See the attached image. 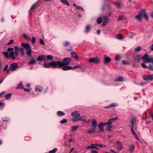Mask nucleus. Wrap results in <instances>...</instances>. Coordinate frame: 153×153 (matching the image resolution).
Here are the masks:
<instances>
[{"instance_id":"cd10ccee","label":"nucleus","mask_w":153,"mask_h":153,"mask_svg":"<svg viewBox=\"0 0 153 153\" xmlns=\"http://www.w3.org/2000/svg\"><path fill=\"white\" fill-rule=\"evenodd\" d=\"M42 90V88L39 86H37L35 87V90L36 91H39L41 92Z\"/></svg>"},{"instance_id":"f257e3e1","label":"nucleus","mask_w":153,"mask_h":153,"mask_svg":"<svg viewBox=\"0 0 153 153\" xmlns=\"http://www.w3.org/2000/svg\"><path fill=\"white\" fill-rule=\"evenodd\" d=\"M14 49L13 48H7V52H3L2 53L4 55L6 59H9L11 58L13 60H15L16 57L14 56V54L16 56H18V52L15 51L14 52L13 51Z\"/></svg>"},{"instance_id":"680f3d73","label":"nucleus","mask_w":153,"mask_h":153,"mask_svg":"<svg viewBox=\"0 0 153 153\" xmlns=\"http://www.w3.org/2000/svg\"><path fill=\"white\" fill-rule=\"evenodd\" d=\"M36 40V39L34 37H33L32 39L31 42L33 43V44H34Z\"/></svg>"},{"instance_id":"4d7b16f0","label":"nucleus","mask_w":153,"mask_h":153,"mask_svg":"<svg viewBox=\"0 0 153 153\" xmlns=\"http://www.w3.org/2000/svg\"><path fill=\"white\" fill-rule=\"evenodd\" d=\"M23 88V85H22V83H20L19 85L17 87V89H18L19 88Z\"/></svg>"},{"instance_id":"a211bd4d","label":"nucleus","mask_w":153,"mask_h":153,"mask_svg":"<svg viewBox=\"0 0 153 153\" xmlns=\"http://www.w3.org/2000/svg\"><path fill=\"white\" fill-rule=\"evenodd\" d=\"M92 127H93L96 128L97 126L96 121L95 120L93 119L92 120Z\"/></svg>"},{"instance_id":"603ef678","label":"nucleus","mask_w":153,"mask_h":153,"mask_svg":"<svg viewBox=\"0 0 153 153\" xmlns=\"http://www.w3.org/2000/svg\"><path fill=\"white\" fill-rule=\"evenodd\" d=\"M142 16H143V17L147 21L149 19L146 14H144V15Z\"/></svg>"},{"instance_id":"864d4df0","label":"nucleus","mask_w":153,"mask_h":153,"mask_svg":"<svg viewBox=\"0 0 153 153\" xmlns=\"http://www.w3.org/2000/svg\"><path fill=\"white\" fill-rule=\"evenodd\" d=\"M20 48H19L17 46H15V51H16L17 52H18L19 51H20Z\"/></svg>"},{"instance_id":"4c0bfd02","label":"nucleus","mask_w":153,"mask_h":153,"mask_svg":"<svg viewBox=\"0 0 153 153\" xmlns=\"http://www.w3.org/2000/svg\"><path fill=\"white\" fill-rule=\"evenodd\" d=\"M139 13L141 15V16H142L144 14H146L145 10L143 9Z\"/></svg>"},{"instance_id":"20e7f679","label":"nucleus","mask_w":153,"mask_h":153,"mask_svg":"<svg viewBox=\"0 0 153 153\" xmlns=\"http://www.w3.org/2000/svg\"><path fill=\"white\" fill-rule=\"evenodd\" d=\"M21 45L27 51V55L30 57L31 56V48L30 45L28 43H22Z\"/></svg>"},{"instance_id":"0e129e2a","label":"nucleus","mask_w":153,"mask_h":153,"mask_svg":"<svg viewBox=\"0 0 153 153\" xmlns=\"http://www.w3.org/2000/svg\"><path fill=\"white\" fill-rule=\"evenodd\" d=\"M23 89L24 91L26 92H29L31 91V89H29L25 88H23Z\"/></svg>"},{"instance_id":"bb28decb","label":"nucleus","mask_w":153,"mask_h":153,"mask_svg":"<svg viewBox=\"0 0 153 153\" xmlns=\"http://www.w3.org/2000/svg\"><path fill=\"white\" fill-rule=\"evenodd\" d=\"M91 27L89 25H88L86 26L85 28V31L86 32H89L91 30Z\"/></svg>"},{"instance_id":"a19ab883","label":"nucleus","mask_w":153,"mask_h":153,"mask_svg":"<svg viewBox=\"0 0 153 153\" xmlns=\"http://www.w3.org/2000/svg\"><path fill=\"white\" fill-rule=\"evenodd\" d=\"M57 149L54 148L53 150L50 151L49 152V153H55L57 151Z\"/></svg>"},{"instance_id":"ddd939ff","label":"nucleus","mask_w":153,"mask_h":153,"mask_svg":"<svg viewBox=\"0 0 153 153\" xmlns=\"http://www.w3.org/2000/svg\"><path fill=\"white\" fill-rule=\"evenodd\" d=\"M136 121V119L135 118L133 117L132 118L131 120V129L134 128V126Z\"/></svg>"},{"instance_id":"473e14b6","label":"nucleus","mask_w":153,"mask_h":153,"mask_svg":"<svg viewBox=\"0 0 153 153\" xmlns=\"http://www.w3.org/2000/svg\"><path fill=\"white\" fill-rule=\"evenodd\" d=\"M116 81H123V78L122 76H119L117 78L115 79Z\"/></svg>"},{"instance_id":"09e8293b","label":"nucleus","mask_w":153,"mask_h":153,"mask_svg":"<svg viewBox=\"0 0 153 153\" xmlns=\"http://www.w3.org/2000/svg\"><path fill=\"white\" fill-rule=\"evenodd\" d=\"M121 3L119 2H117L116 3V6L118 8H120L121 7Z\"/></svg>"},{"instance_id":"69168bd1","label":"nucleus","mask_w":153,"mask_h":153,"mask_svg":"<svg viewBox=\"0 0 153 153\" xmlns=\"http://www.w3.org/2000/svg\"><path fill=\"white\" fill-rule=\"evenodd\" d=\"M24 37L26 39H30V38L26 34H24L23 35Z\"/></svg>"},{"instance_id":"ea45409f","label":"nucleus","mask_w":153,"mask_h":153,"mask_svg":"<svg viewBox=\"0 0 153 153\" xmlns=\"http://www.w3.org/2000/svg\"><path fill=\"white\" fill-rule=\"evenodd\" d=\"M102 19L101 18H99L97 20V23L99 24H100L102 22Z\"/></svg>"},{"instance_id":"c756f323","label":"nucleus","mask_w":153,"mask_h":153,"mask_svg":"<svg viewBox=\"0 0 153 153\" xmlns=\"http://www.w3.org/2000/svg\"><path fill=\"white\" fill-rule=\"evenodd\" d=\"M134 147L133 145L131 146L129 148V151L130 153H132L134 151Z\"/></svg>"},{"instance_id":"2f4dec72","label":"nucleus","mask_w":153,"mask_h":153,"mask_svg":"<svg viewBox=\"0 0 153 153\" xmlns=\"http://www.w3.org/2000/svg\"><path fill=\"white\" fill-rule=\"evenodd\" d=\"M57 114L59 116H62L65 114V113L62 111H59L57 112Z\"/></svg>"},{"instance_id":"13d9d810","label":"nucleus","mask_w":153,"mask_h":153,"mask_svg":"<svg viewBox=\"0 0 153 153\" xmlns=\"http://www.w3.org/2000/svg\"><path fill=\"white\" fill-rule=\"evenodd\" d=\"M71 120L73 122H74L76 121H79L78 118H73L71 119Z\"/></svg>"},{"instance_id":"9b49d317","label":"nucleus","mask_w":153,"mask_h":153,"mask_svg":"<svg viewBox=\"0 0 153 153\" xmlns=\"http://www.w3.org/2000/svg\"><path fill=\"white\" fill-rule=\"evenodd\" d=\"M80 114L78 113L77 111H75L73 112L71 114V116L74 117H78L80 116Z\"/></svg>"},{"instance_id":"f8f14e48","label":"nucleus","mask_w":153,"mask_h":153,"mask_svg":"<svg viewBox=\"0 0 153 153\" xmlns=\"http://www.w3.org/2000/svg\"><path fill=\"white\" fill-rule=\"evenodd\" d=\"M37 60L41 61L46 60V57L45 55H40L37 58Z\"/></svg>"},{"instance_id":"37998d69","label":"nucleus","mask_w":153,"mask_h":153,"mask_svg":"<svg viewBox=\"0 0 153 153\" xmlns=\"http://www.w3.org/2000/svg\"><path fill=\"white\" fill-rule=\"evenodd\" d=\"M141 47H136L134 49L135 51L138 52L140 51L141 50Z\"/></svg>"},{"instance_id":"c85d7f7f","label":"nucleus","mask_w":153,"mask_h":153,"mask_svg":"<svg viewBox=\"0 0 153 153\" xmlns=\"http://www.w3.org/2000/svg\"><path fill=\"white\" fill-rule=\"evenodd\" d=\"M104 19L103 20L102 24V26L103 27L105 26L106 25L108 22L107 19L105 17H104Z\"/></svg>"},{"instance_id":"6ab92c4d","label":"nucleus","mask_w":153,"mask_h":153,"mask_svg":"<svg viewBox=\"0 0 153 153\" xmlns=\"http://www.w3.org/2000/svg\"><path fill=\"white\" fill-rule=\"evenodd\" d=\"M141 15L139 14V15H136L134 17V19L137 20L139 22H141Z\"/></svg>"},{"instance_id":"9d476101","label":"nucleus","mask_w":153,"mask_h":153,"mask_svg":"<svg viewBox=\"0 0 153 153\" xmlns=\"http://www.w3.org/2000/svg\"><path fill=\"white\" fill-rule=\"evenodd\" d=\"M143 56L141 57L140 55H137L134 56V61L135 62H138L140 59H141L142 60V58L143 57Z\"/></svg>"},{"instance_id":"6e6552de","label":"nucleus","mask_w":153,"mask_h":153,"mask_svg":"<svg viewBox=\"0 0 153 153\" xmlns=\"http://www.w3.org/2000/svg\"><path fill=\"white\" fill-rule=\"evenodd\" d=\"M143 79L145 80H152L153 79V74L144 76Z\"/></svg>"},{"instance_id":"338daca9","label":"nucleus","mask_w":153,"mask_h":153,"mask_svg":"<svg viewBox=\"0 0 153 153\" xmlns=\"http://www.w3.org/2000/svg\"><path fill=\"white\" fill-rule=\"evenodd\" d=\"M118 143L119 144V149L120 150H121L122 148V145L120 144V143L119 142H118Z\"/></svg>"},{"instance_id":"c03bdc74","label":"nucleus","mask_w":153,"mask_h":153,"mask_svg":"<svg viewBox=\"0 0 153 153\" xmlns=\"http://www.w3.org/2000/svg\"><path fill=\"white\" fill-rule=\"evenodd\" d=\"M148 68L149 70L153 71V65H152L151 64H149L148 67Z\"/></svg>"},{"instance_id":"f03ea898","label":"nucleus","mask_w":153,"mask_h":153,"mask_svg":"<svg viewBox=\"0 0 153 153\" xmlns=\"http://www.w3.org/2000/svg\"><path fill=\"white\" fill-rule=\"evenodd\" d=\"M71 60V59L70 58L67 57L63 59V62L57 61L58 68H60L62 66L68 65L70 64Z\"/></svg>"},{"instance_id":"4468645a","label":"nucleus","mask_w":153,"mask_h":153,"mask_svg":"<svg viewBox=\"0 0 153 153\" xmlns=\"http://www.w3.org/2000/svg\"><path fill=\"white\" fill-rule=\"evenodd\" d=\"M102 123H100L98 127L100 130L98 132L100 133L104 131V130L103 129V125L102 124Z\"/></svg>"},{"instance_id":"8fccbe9b","label":"nucleus","mask_w":153,"mask_h":153,"mask_svg":"<svg viewBox=\"0 0 153 153\" xmlns=\"http://www.w3.org/2000/svg\"><path fill=\"white\" fill-rule=\"evenodd\" d=\"M120 59V56L119 55H117L115 57V59L116 61H118Z\"/></svg>"},{"instance_id":"c9c22d12","label":"nucleus","mask_w":153,"mask_h":153,"mask_svg":"<svg viewBox=\"0 0 153 153\" xmlns=\"http://www.w3.org/2000/svg\"><path fill=\"white\" fill-rule=\"evenodd\" d=\"M78 128V126H73L72 127V132H74L76 131Z\"/></svg>"},{"instance_id":"4be33fe9","label":"nucleus","mask_w":153,"mask_h":153,"mask_svg":"<svg viewBox=\"0 0 153 153\" xmlns=\"http://www.w3.org/2000/svg\"><path fill=\"white\" fill-rule=\"evenodd\" d=\"M117 104L115 103H112L109 105L105 107V108H110L111 107H115L116 106H117Z\"/></svg>"},{"instance_id":"58836bf2","label":"nucleus","mask_w":153,"mask_h":153,"mask_svg":"<svg viewBox=\"0 0 153 153\" xmlns=\"http://www.w3.org/2000/svg\"><path fill=\"white\" fill-rule=\"evenodd\" d=\"M113 127V126H108L106 128V130L108 131H111V128Z\"/></svg>"},{"instance_id":"412c9836","label":"nucleus","mask_w":153,"mask_h":153,"mask_svg":"<svg viewBox=\"0 0 153 153\" xmlns=\"http://www.w3.org/2000/svg\"><path fill=\"white\" fill-rule=\"evenodd\" d=\"M29 64L30 65H34L36 64V61L33 58H31V60L28 62Z\"/></svg>"},{"instance_id":"5fc2aeb1","label":"nucleus","mask_w":153,"mask_h":153,"mask_svg":"<svg viewBox=\"0 0 153 153\" xmlns=\"http://www.w3.org/2000/svg\"><path fill=\"white\" fill-rule=\"evenodd\" d=\"M36 4H32V6L30 9V10H32L34 9L36 7Z\"/></svg>"},{"instance_id":"393cba45","label":"nucleus","mask_w":153,"mask_h":153,"mask_svg":"<svg viewBox=\"0 0 153 153\" xmlns=\"http://www.w3.org/2000/svg\"><path fill=\"white\" fill-rule=\"evenodd\" d=\"M73 5L76 7V8L78 10H79L84 11L82 7L79 6L75 4H73Z\"/></svg>"},{"instance_id":"052dcab7","label":"nucleus","mask_w":153,"mask_h":153,"mask_svg":"<svg viewBox=\"0 0 153 153\" xmlns=\"http://www.w3.org/2000/svg\"><path fill=\"white\" fill-rule=\"evenodd\" d=\"M39 42L40 44L43 45H44V41L42 39H39Z\"/></svg>"},{"instance_id":"aec40b11","label":"nucleus","mask_w":153,"mask_h":153,"mask_svg":"<svg viewBox=\"0 0 153 153\" xmlns=\"http://www.w3.org/2000/svg\"><path fill=\"white\" fill-rule=\"evenodd\" d=\"M78 118L79 121H81L84 122H85L86 121V118H85V116H82L79 117Z\"/></svg>"},{"instance_id":"72a5a7b5","label":"nucleus","mask_w":153,"mask_h":153,"mask_svg":"<svg viewBox=\"0 0 153 153\" xmlns=\"http://www.w3.org/2000/svg\"><path fill=\"white\" fill-rule=\"evenodd\" d=\"M11 96V94L10 93V94H8L4 96V97L6 99L8 100L10 98Z\"/></svg>"},{"instance_id":"49530a36","label":"nucleus","mask_w":153,"mask_h":153,"mask_svg":"<svg viewBox=\"0 0 153 153\" xmlns=\"http://www.w3.org/2000/svg\"><path fill=\"white\" fill-rule=\"evenodd\" d=\"M20 51L22 55H24L25 52L24 51V49L23 48H20Z\"/></svg>"},{"instance_id":"7c9ffc66","label":"nucleus","mask_w":153,"mask_h":153,"mask_svg":"<svg viewBox=\"0 0 153 153\" xmlns=\"http://www.w3.org/2000/svg\"><path fill=\"white\" fill-rule=\"evenodd\" d=\"M117 38L119 39H122L123 37V35L121 34H119L117 35Z\"/></svg>"},{"instance_id":"a18cd8bd","label":"nucleus","mask_w":153,"mask_h":153,"mask_svg":"<svg viewBox=\"0 0 153 153\" xmlns=\"http://www.w3.org/2000/svg\"><path fill=\"white\" fill-rule=\"evenodd\" d=\"M81 68V66L80 65H77V66H75L73 67H72V69H74L75 68Z\"/></svg>"},{"instance_id":"bf43d9fd","label":"nucleus","mask_w":153,"mask_h":153,"mask_svg":"<svg viewBox=\"0 0 153 153\" xmlns=\"http://www.w3.org/2000/svg\"><path fill=\"white\" fill-rule=\"evenodd\" d=\"M141 65L142 67L143 68H148V67L144 63H142L141 64Z\"/></svg>"},{"instance_id":"39448f33","label":"nucleus","mask_w":153,"mask_h":153,"mask_svg":"<svg viewBox=\"0 0 153 153\" xmlns=\"http://www.w3.org/2000/svg\"><path fill=\"white\" fill-rule=\"evenodd\" d=\"M51 66L53 68H58V65L57 62L53 61L48 63H44L43 64V67L44 68H49Z\"/></svg>"},{"instance_id":"b1692460","label":"nucleus","mask_w":153,"mask_h":153,"mask_svg":"<svg viewBox=\"0 0 153 153\" xmlns=\"http://www.w3.org/2000/svg\"><path fill=\"white\" fill-rule=\"evenodd\" d=\"M131 130L132 134L134 135L136 139L138 140H139V139L138 138L137 135L135 133L134 130V128H131Z\"/></svg>"},{"instance_id":"2eb2a0df","label":"nucleus","mask_w":153,"mask_h":153,"mask_svg":"<svg viewBox=\"0 0 153 153\" xmlns=\"http://www.w3.org/2000/svg\"><path fill=\"white\" fill-rule=\"evenodd\" d=\"M63 67L62 68V69L63 71H67L69 70L72 69V67L71 66H67V65L62 66V67Z\"/></svg>"},{"instance_id":"dca6fc26","label":"nucleus","mask_w":153,"mask_h":153,"mask_svg":"<svg viewBox=\"0 0 153 153\" xmlns=\"http://www.w3.org/2000/svg\"><path fill=\"white\" fill-rule=\"evenodd\" d=\"M117 118H115L111 119L109 120L107 123H108V125H111L112 124L113 122L117 120Z\"/></svg>"},{"instance_id":"0eeeda50","label":"nucleus","mask_w":153,"mask_h":153,"mask_svg":"<svg viewBox=\"0 0 153 153\" xmlns=\"http://www.w3.org/2000/svg\"><path fill=\"white\" fill-rule=\"evenodd\" d=\"M100 61V59L97 57L92 58L89 59L88 61L90 63H94L96 64H99Z\"/></svg>"},{"instance_id":"f3484780","label":"nucleus","mask_w":153,"mask_h":153,"mask_svg":"<svg viewBox=\"0 0 153 153\" xmlns=\"http://www.w3.org/2000/svg\"><path fill=\"white\" fill-rule=\"evenodd\" d=\"M71 56L72 57L74 58L76 60H78V56L76 53L74 52H71Z\"/></svg>"},{"instance_id":"e433bc0d","label":"nucleus","mask_w":153,"mask_h":153,"mask_svg":"<svg viewBox=\"0 0 153 153\" xmlns=\"http://www.w3.org/2000/svg\"><path fill=\"white\" fill-rule=\"evenodd\" d=\"M67 120L66 119H64L60 121V124H64L67 122Z\"/></svg>"},{"instance_id":"1a4fd4ad","label":"nucleus","mask_w":153,"mask_h":153,"mask_svg":"<svg viewBox=\"0 0 153 153\" xmlns=\"http://www.w3.org/2000/svg\"><path fill=\"white\" fill-rule=\"evenodd\" d=\"M104 62L103 63L104 64H106L107 63L110 62L111 61V59L110 57L107 56L106 55H104Z\"/></svg>"},{"instance_id":"de8ad7c7","label":"nucleus","mask_w":153,"mask_h":153,"mask_svg":"<svg viewBox=\"0 0 153 153\" xmlns=\"http://www.w3.org/2000/svg\"><path fill=\"white\" fill-rule=\"evenodd\" d=\"M122 63L124 65L129 64V62L126 60H123L122 61Z\"/></svg>"},{"instance_id":"6e6d98bb","label":"nucleus","mask_w":153,"mask_h":153,"mask_svg":"<svg viewBox=\"0 0 153 153\" xmlns=\"http://www.w3.org/2000/svg\"><path fill=\"white\" fill-rule=\"evenodd\" d=\"M70 44V42H65V43L63 44V46L65 47L68 46Z\"/></svg>"},{"instance_id":"5701e85b","label":"nucleus","mask_w":153,"mask_h":153,"mask_svg":"<svg viewBox=\"0 0 153 153\" xmlns=\"http://www.w3.org/2000/svg\"><path fill=\"white\" fill-rule=\"evenodd\" d=\"M97 144H92L90 146H87L86 148V149H94L95 147L97 146Z\"/></svg>"},{"instance_id":"e2e57ef3","label":"nucleus","mask_w":153,"mask_h":153,"mask_svg":"<svg viewBox=\"0 0 153 153\" xmlns=\"http://www.w3.org/2000/svg\"><path fill=\"white\" fill-rule=\"evenodd\" d=\"M2 120L4 122H8L9 121V119L7 118H4L2 119Z\"/></svg>"},{"instance_id":"79ce46f5","label":"nucleus","mask_w":153,"mask_h":153,"mask_svg":"<svg viewBox=\"0 0 153 153\" xmlns=\"http://www.w3.org/2000/svg\"><path fill=\"white\" fill-rule=\"evenodd\" d=\"M97 146H98L99 147H106V146L105 144H97Z\"/></svg>"},{"instance_id":"774afa93","label":"nucleus","mask_w":153,"mask_h":153,"mask_svg":"<svg viewBox=\"0 0 153 153\" xmlns=\"http://www.w3.org/2000/svg\"><path fill=\"white\" fill-rule=\"evenodd\" d=\"M123 19V17L122 16H120L117 19V21H120L122 20Z\"/></svg>"},{"instance_id":"3c124183","label":"nucleus","mask_w":153,"mask_h":153,"mask_svg":"<svg viewBox=\"0 0 153 153\" xmlns=\"http://www.w3.org/2000/svg\"><path fill=\"white\" fill-rule=\"evenodd\" d=\"M47 59L50 60H53V56L51 55H48L47 57Z\"/></svg>"},{"instance_id":"423d86ee","label":"nucleus","mask_w":153,"mask_h":153,"mask_svg":"<svg viewBox=\"0 0 153 153\" xmlns=\"http://www.w3.org/2000/svg\"><path fill=\"white\" fill-rule=\"evenodd\" d=\"M18 67V64L16 63H13L10 66L9 69L7 70V71H13L16 70Z\"/></svg>"},{"instance_id":"a878e982","label":"nucleus","mask_w":153,"mask_h":153,"mask_svg":"<svg viewBox=\"0 0 153 153\" xmlns=\"http://www.w3.org/2000/svg\"><path fill=\"white\" fill-rule=\"evenodd\" d=\"M96 128L92 127V128L91 129H89L88 131V133L89 134H90L91 133H93L96 131Z\"/></svg>"},{"instance_id":"f704fd0d","label":"nucleus","mask_w":153,"mask_h":153,"mask_svg":"<svg viewBox=\"0 0 153 153\" xmlns=\"http://www.w3.org/2000/svg\"><path fill=\"white\" fill-rule=\"evenodd\" d=\"M60 1L64 4L69 5V4L68 1L66 0H60Z\"/></svg>"},{"instance_id":"7ed1b4c3","label":"nucleus","mask_w":153,"mask_h":153,"mask_svg":"<svg viewBox=\"0 0 153 153\" xmlns=\"http://www.w3.org/2000/svg\"><path fill=\"white\" fill-rule=\"evenodd\" d=\"M142 59L143 62L147 63L151 62L153 65V56H149L148 54H145Z\"/></svg>"}]
</instances>
